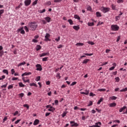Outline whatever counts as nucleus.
<instances>
[{"label":"nucleus","instance_id":"nucleus-46","mask_svg":"<svg viewBox=\"0 0 127 127\" xmlns=\"http://www.w3.org/2000/svg\"><path fill=\"white\" fill-rule=\"evenodd\" d=\"M127 87H126L125 88L121 90L120 92H127Z\"/></svg>","mask_w":127,"mask_h":127},{"label":"nucleus","instance_id":"nucleus-47","mask_svg":"<svg viewBox=\"0 0 127 127\" xmlns=\"http://www.w3.org/2000/svg\"><path fill=\"white\" fill-rule=\"evenodd\" d=\"M12 88H13V85H12V84H11V85L8 86V90H9L10 89H12Z\"/></svg>","mask_w":127,"mask_h":127},{"label":"nucleus","instance_id":"nucleus-23","mask_svg":"<svg viewBox=\"0 0 127 127\" xmlns=\"http://www.w3.org/2000/svg\"><path fill=\"white\" fill-rule=\"evenodd\" d=\"M29 25H37L36 22H30L29 23Z\"/></svg>","mask_w":127,"mask_h":127},{"label":"nucleus","instance_id":"nucleus-20","mask_svg":"<svg viewBox=\"0 0 127 127\" xmlns=\"http://www.w3.org/2000/svg\"><path fill=\"white\" fill-rule=\"evenodd\" d=\"M26 64V63H25V62H23V63H21L20 64H19L17 66L18 67H19L20 66H22L23 65H25Z\"/></svg>","mask_w":127,"mask_h":127},{"label":"nucleus","instance_id":"nucleus-60","mask_svg":"<svg viewBox=\"0 0 127 127\" xmlns=\"http://www.w3.org/2000/svg\"><path fill=\"white\" fill-rule=\"evenodd\" d=\"M23 107H25V108H27V109H29V106L27 104L24 105Z\"/></svg>","mask_w":127,"mask_h":127},{"label":"nucleus","instance_id":"nucleus-17","mask_svg":"<svg viewBox=\"0 0 127 127\" xmlns=\"http://www.w3.org/2000/svg\"><path fill=\"white\" fill-rule=\"evenodd\" d=\"M89 61H90V60L86 59L82 62V64H87Z\"/></svg>","mask_w":127,"mask_h":127},{"label":"nucleus","instance_id":"nucleus-12","mask_svg":"<svg viewBox=\"0 0 127 127\" xmlns=\"http://www.w3.org/2000/svg\"><path fill=\"white\" fill-rule=\"evenodd\" d=\"M39 124V120L38 119H36L33 123L34 126H37Z\"/></svg>","mask_w":127,"mask_h":127},{"label":"nucleus","instance_id":"nucleus-32","mask_svg":"<svg viewBox=\"0 0 127 127\" xmlns=\"http://www.w3.org/2000/svg\"><path fill=\"white\" fill-rule=\"evenodd\" d=\"M56 77L59 79L61 78V76H60V73L58 72L57 73Z\"/></svg>","mask_w":127,"mask_h":127},{"label":"nucleus","instance_id":"nucleus-25","mask_svg":"<svg viewBox=\"0 0 127 127\" xmlns=\"http://www.w3.org/2000/svg\"><path fill=\"white\" fill-rule=\"evenodd\" d=\"M73 28L75 29V30H79V29H80V28L78 26H73Z\"/></svg>","mask_w":127,"mask_h":127},{"label":"nucleus","instance_id":"nucleus-54","mask_svg":"<svg viewBox=\"0 0 127 127\" xmlns=\"http://www.w3.org/2000/svg\"><path fill=\"white\" fill-rule=\"evenodd\" d=\"M46 4H47V5H51V1H48L46 2Z\"/></svg>","mask_w":127,"mask_h":127},{"label":"nucleus","instance_id":"nucleus-8","mask_svg":"<svg viewBox=\"0 0 127 127\" xmlns=\"http://www.w3.org/2000/svg\"><path fill=\"white\" fill-rule=\"evenodd\" d=\"M3 49L2 46H0V57H1L3 55V51H2Z\"/></svg>","mask_w":127,"mask_h":127},{"label":"nucleus","instance_id":"nucleus-3","mask_svg":"<svg viewBox=\"0 0 127 127\" xmlns=\"http://www.w3.org/2000/svg\"><path fill=\"white\" fill-rule=\"evenodd\" d=\"M37 26H38L37 25H29L28 28L30 29L31 30H32L33 31L35 30L36 28H37Z\"/></svg>","mask_w":127,"mask_h":127},{"label":"nucleus","instance_id":"nucleus-57","mask_svg":"<svg viewBox=\"0 0 127 127\" xmlns=\"http://www.w3.org/2000/svg\"><path fill=\"white\" fill-rule=\"evenodd\" d=\"M60 38H61L60 36L58 37V38H56L55 39L56 41L58 42V41H59L60 40Z\"/></svg>","mask_w":127,"mask_h":127},{"label":"nucleus","instance_id":"nucleus-43","mask_svg":"<svg viewBox=\"0 0 127 127\" xmlns=\"http://www.w3.org/2000/svg\"><path fill=\"white\" fill-rule=\"evenodd\" d=\"M47 60H48V57L43 58L42 59V61L43 62L47 61Z\"/></svg>","mask_w":127,"mask_h":127},{"label":"nucleus","instance_id":"nucleus-21","mask_svg":"<svg viewBox=\"0 0 127 127\" xmlns=\"http://www.w3.org/2000/svg\"><path fill=\"white\" fill-rule=\"evenodd\" d=\"M40 49H41V46L39 45H37L36 50L38 51L39 50H40Z\"/></svg>","mask_w":127,"mask_h":127},{"label":"nucleus","instance_id":"nucleus-59","mask_svg":"<svg viewBox=\"0 0 127 127\" xmlns=\"http://www.w3.org/2000/svg\"><path fill=\"white\" fill-rule=\"evenodd\" d=\"M7 121V117H5L3 119V123H4L5 121Z\"/></svg>","mask_w":127,"mask_h":127},{"label":"nucleus","instance_id":"nucleus-52","mask_svg":"<svg viewBox=\"0 0 127 127\" xmlns=\"http://www.w3.org/2000/svg\"><path fill=\"white\" fill-rule=\"evenodd\" d=\"M37 1H38V0H35L33 2V5H35V4H37Z\"/></svg>","mask_w":127,"mask_h":127},{"label":"nucleus","instance_id":"nucleus-27","mask_svg":"<svg viewBox=\"0 0 127 127\" xmlns=\"http://www.w3.org/2000/svg\"><path fill=\"white\" fill-rule=\"evenodd\" d=\"M96 14L97 17H101V16H102V15H101V13H100L99 12H96Z\"/></svg>","mask_w":127,"mask_h":127},{"label":"nucleus","instance_id":"nucleus-2","mask_svg":"<svg viewBox=\"0 0 127 127\" xmlns=\"http://www.w3.org/2000/svg\"><path fill=\"white\" fill-rule=\"evenodd\" d=\"M101 9V11H103L104 13H106V12L110 11V7H105L102 6Z\"/></svg>","mask_w":127,"mask_h":127},{"label":"nucleus","instance_id":"nucleus-51","mask_svg":"<svg viewBox=\"0 0 127 127\" xmlns=\"http://www.w3.org/2000/svg\"><path fill=\"white\" fill-rule=\"evenodd\" d=\"M104 22H99L98 23L97 25V26H99V25H102V24H103Z\"/></svg>","mask_w":127,"mask_h":127},{"label":"nucleus","instance_id":"nucleus-4","mask_svg":"<svg viewBox=\"0 0 127 127\" xmlns=\"http://www.w3.org/2000/svg\"><path fill=\"white\" fill-rule=\"evenodd\" d=\"M49 37H50V34L46 33V36H45V41H51V40L49 39Z\"/></svg>","mask_w":127,"mask_h":127},{"label":"nucleus","instance_id":"nucleus-33","mask_svg":"<svg viewBox=\"0 0 127 127\" xmlns=\"http://www.w3.org/2000/svg\"><path fill=\"white\" fill-rule=\"evenodd\" d=\"M19 87H25V85L24 84H23V83H22V82H19Z\"/></svg>","mask_w":127,"mask_h":127},{"label":"nucleus","instance_id":"nucleus-5","mask_svg":"<svg viewBox=\"0 0 127 127\" xmlns=\"http://www.w3.org/2000/svg\"><path fill=\"white\" fill-rule=\"evenodd\" d=\"M37 71H42V66L40 64H37L36 65Z\"/></svg>","mask_w":127,"mask_h":127},{"label":"nucleus","instance_id":"nucleus-1","mask_svg":"<svg viewBox=\"0 0 127 127\" xmlns=\"http://www.w3.org/2000/svg\"><path fill=\"white\" fill-rule=\"evenodd\" d=\"M120 29V27L118 25H112L111 30L112 31H118Z\"/></svg>","mask_w":127,"mask_h":127},{"label":"nucleus","instance_id":"nucleus-42","mask_svg":"<svg viewBox=\"0 0 127 127\" xmlns=\"http://www.w3.org/2000/svg\"><path fill=\"white\" fill-rule=\"evenodd\" d=\"M66 115H67V112H64L63 113V114L62 115V118H64V117H65Z\"/></svg>","mask_w":127,"mask_h":127},{"label":"nucleus","instance_id":"nucleus-63","mask_svg":"<svg viewBox=\"0 0 127 127\" xmlns=\"http://www.w3.org/2000/svg\"><path fill=\"white\" fill-rule=\"evenodd\" d=\"M77 84L76 82H73L71 84L70 86H74V85H76Z\"/></svg>","mask_w":127,"mask_h":127},{"label":"nucleus","instance_id":"nucleus-44","mask_svg":"<svg viewBox=\"0 0 127 127\" xmlns=\"http://www.w3.org/2000/svg\"><path fill=\"white\" fill-rule=\"evenodd\" d=\"M45 11H46V10H45V9H44L42 10H39V12L40 13H43V12H45Z\"/></svg>","mask_w":127,"mask_h":127},{"label":"nucleus","instance_id":"nucleus-22","mask_svg":"<svg viewBox=\"0 0 127 127\" xmlns=\"http://www.w3.org/2000/svg\"><path fill=\"white\" fill-rule=\"evenodd\" d=\"M103 101H104V98H100V100L97 102V105H100V104H101V103H102Z\"/></svg>","mask_w":127,"mask_h":127},{"label":"nucleus","instance_id":"nucleus-37","mask_svg":"<svg viewBox=\"0 0 127 127\" xmlns=\"http://www.w3.org/2000/svg\"><path fill=\"white\" fill-rule=\"evenodd\" d=\"M40 78H41L40 76L37 77L35 78V81H36V82H38V81H40Z\"/></svg>","mask_w":127,"mask_h":127},{"label":"nucleus","instance_id":"nucleus-16","mask_svg":"<svg viewBox=\"0 0 127 127\" xmlns=\"http://www.w3.org/2000/svg\"><path fill=\"white\" fill-rule=\"evenodd\" d=\"M45 20H46L47 22H50V21L51 20V18H50L49 16H47V17H45Z\"/></svg>","mask_w":127,"mask_h":127},{"label":"nucleus","instance_id":"nucleus-11","mask_svg":"<svg viewBox=\"0 0 127 127\" xmlns=\"http://www.w3.org/2000/svg\"><path fill=\"white\" fill-rule=\"evenodd\" d=\"M49 55V53H44L40 55V57H43Z\"/></svg>","mask_w":127,"mask_h":127},{"label":"nucleus","instance_id":"nucleus-6","mask_svg":"<svg viewBox=\"0 0 127 127\" xmlns=\"http://www.w3.org/2000/svg\"><path fill=\"white\" fill-rule=\"evenodd\" d=\"M31 3V0H25L24 1V4L25 6H28Z\"/></svg>","mask_w":127,"mask_h":127},{"label":"nucleus","instance_id":"nucleus-55","mask_svg":"<svg viewBox=\"0 0 127 127\" xmlns=\"http://www.w3.org/2000/svg\"><path fill=\"white\" fill-rule=\"evenodd\" d=\"M11 72L12 75H13V74H14V73H15V71H14V69H13V68L11 69Z\"/></svg>","mask_w":127,"mask_h":127},{"label":"nucleus","instance_id":"nucleus-34","mask_svg":"<svg viewBox=\"0 0 127 127\" xmlns=\"http://www.w3.org/2000/svg\"><path fill=\"white\" fill-rule=\"evenodd\" d=\"M68 22H69V24H70V25H73V21L72 20V19H68L67 20Z\"/></svg>","mask_w":127,"mask_h":127},{"label":"nucleus","instance_id":"nucleus-53","mask_svg":"<svg viewBox=\"0 0 127 127\" xmlns=\"http://www.w3.org/2000/svg\"><path fill=\"white\" fill-rule=\"evenodd\" d=\"M120 16H117L116 17L115 19H116V21H118V20H120Z\"/></svg>","mask_w":127,"mask_h":127},{"label":"nucleus","instance_id":"nucleus-41","mask_svg":"<svg viewBox=\"0 0 127 127\" xmlns=\"http://www.w3.org/2000/svg\"><path fill=\"white\" fill-rule=\"evenodd\" d=\"M87 43H88V44H90V45H95V43L91 41H88L87 42Z\"/></svg>","mask_w":127,"mask_h":127},{"label":"nucleus","instance_id":"nucleus-15","mask_svg":"<svg viewBox=\"0 0 127 127\" xmlns=\"http://www.w3.org/2000/svg\"><path fill=\"white\" fill-rule=\"evenodd\" d=\"M80 94H82V95H89V90H85V92H81Z\"/></svg>","mask_w":127,"mask_h":127},{"label":"nucleus","instance_id":"nucleus-9","mask_svg":"<svg viewBox=\"0 0 127 127\" xmlns=\"http://www.w3.org/2000/svg\"><path fill=\"white\" fill-rule=\"evenodd\" d=\"M17 31H18V32L21 31L20 33L21 34H24L25 33V32L23 30V28H20V29H18Z\"/></svg>","mask_w":127,"mask_h":127},{"label":"nucleus","instance_id":"nucleus-38","mask_svg":"<svg viewBox=\"0 0 127 127\" xmlns=\"http://www.w3.org/2000/svg\"><path fill=\"white\" fill-rule=\"evenodd\" d=\"M83 55H85V56H92L93 54L84 53Z\"/></svg>","mask_w":127,"mask_h":127},{"label":"nucleus","instance_id":"nucleus-64","mask_svg":"<svg viewBox=\"0 0 127 127\" xmlns=\"http://www.w3.org/2000/svg\"><path fill=\"white\" fill-rule=\"evenodd\" d=\"M115 80H116L117 82H119L120 81V77H116Z\"/></svg>","mask_w":127,"mask_h":127},{"label":"nucleus","instance_id":"nucleus-10","mask_svg":"<svg viewBox=\"0 0 127 127\" xmlns=\"http://www.w3.org/2000/svg\"><path fill=\"white\" fill-rule=\"evenodd\" d=\"M101 126H102V123L99 122L98 123H95L94 127H101Z\"/></svg>","mask_w":127,"mask_h":127},{"label":"nucleus","instance_id":"nucleus-40","mask_svg":"<svg viewBox=\"0 0 127 127\" xmlns=\"http://www.w3.org/2000/svg\"><path fill=\"white\" fill-rule=\"evenodd\" d=\"M62 68H63V66H61V67H60V68H58L56 69L55 72H58V71H59V69H60V70H61V69H62Z\"/></svg>","mask_w":127,"mask_h":127},{"label":"nucleus","instance_id":"nucleus-18","mask_svg":"<svg viewBox=\"0 0 127 127\" xmlns=\"http://www.w3.org/2000/svg\"><path fill=\"white\" fill-rule=\"evenodd\" d=\"M116 106H117V103H110L109 104V107H110V108H113V107H116Z\"/></svg>","mask_w":127,"mask_h":127},{"label":"nucleus","instance_id":"nucleus-39","mask_svg":"<svg viewBox=\"0 0 127 127\" xmlns=\"http://www.w3.org/2000/svg\"><path fill=\"white\" fill-rule=\"evenodd\" d=\"M110 99L112 100H116V99H118V97H116V96H112V97H110Z\"/></svg>","mask_w":127,"mask_h":127},{"label":"nucleus","instance_id":"nucleus-48","mask_svg":"<svg viewBox=\"0 0 127 127\" xmlns=\"http://www.w3.org/2000/svg\"><path fill=\"white\" fill-rule=\"evenodd\" d=\"M8 83H6L5 84L1 86V88H6V86H7Z\"/></svg>","mask_w":127,"mask_h":127},{"label":"nucleus","instance_id":"nucleus-36","mask_svg":"<svg viewBox=\"0 0 127 127\" xmlns=\"http://www.w3.org/2000/svg\"><path fill=\"white\" fill-rule=\"evenodd\" d=\"M98 91L99 92H106V89H105V88L99 89Z\"/></svg>","mask_w":127,"mask_h":127},{"label":"nucleus","instance_id":"nucleus-26","mask_svg":"<svg viewBox=\"0 0 127 127\" xmlns=\"http://www.w3.org/2000/svg\"><path fill=\"white\" fill-rule=\"evenodd\" d=\"M74 18L76 19H78V20H80L81 19V18H80V16H78L77 15H74Z\"/></svg>","mask_w":127,"mask_h":127},{"label":"nucleus","instance_id":"nucleus-62","mask_svg":"<svg viewBox=\"0 0 127 127\" xmlns=\"http://www.w3.org/2000/svg\"><path fill=\"white\" fill-rule=\"evenodd\" d=\"M64 47L63 45H60L58 46V49H60V48H62V47Z\"/></svg>","mask_w":127,"mask_h":127},{"label":"nucleus","instance_id":"nucleus-24","mask_svg":"<svg viewBox=\"0 0 127 127\" xmlns=\"http://www.w3.org/2000/svg\"><path fill=\"white\" fill-rule=\"evenodd\" d=\"M87 24L88 26H94L95 25L94 22H88Z\"/></svg>","mask_w":127,"mask_h":127},{"label":"nucleus","instance_id":"nucleus-30","mask_svg":"<svg viewBox=\"0 0 127 127\" xmlns=\"http://www.w3.org/2000/svg\"><path fill=\"white\" fill-rule=\"evenodd\" d=\"M116 6H117L116 5L114 4H112V5H111V7H112V8L113 10H116Z\"/></svg>","mask_w":127,"mask_h":127},{"label":"nucleus","instance_id":"nucleus-56","mask_svg":"<svg viewBox=\"0 0 127 127\" xmlns=\"http://www.w3.org/2000/svg\"><path fill=\"white\" fill-rule=\"evenodd\" d=\"M93 105V102L90 101L89 104L87 105V107H90Z\"/></svg>","mask_w":127,"mask_h":127},{"label":"nucleus","instance_id":"nucleus-49","mask_svg":"<svg viewBox=\"0 0 127 127\" xmlns=\"http://www.w3.org/2000/svg\"><path fill=\"white\" fill-rule=\"evenodd\" d=\"M117 2L118 3H123V2H124V0H118Z\"/></svg>","mask_w":127,"mask_h":127},{"label":"nucleus","instance_id":"nucleus-14","mask_svg":"<svg viewBox=\"0 0 127 127\" xmlns=\"http://www.w3.org/2000/svg\"><path fill=\"white\" fill-rule=\"evenodd\" d=\"M28 75H31V72H25L23 73L21 76L22 77H23L24 76H28Z\"/></svg>","mask_w":127,"mask_h":127},{"label":"nucleus","instance_id":"nucleus-58","mask_svg":"<svg viewBox=\"0 0 127 127\" xmlns=\"http://www.w3.org/2000/svg\"><path fill=\"white\" fill-rule=\"evenodd\" d=\"M19 96H20V97L22 98L24 96V93H20L19 94Z\"/></svg>","mask_w":127,"mask_h":127},{"label":"nucleus","instance_id":"nucleus-45","mask_svg":"<svg viewBox=\"0 0 127 127\" xmlns=\"http://www.w3.org/2000/svg\"><path fill=\"white\" fill-rule=\"evenodd\" d=\"M30 86H34V87H37V85L35 83H30Z\"/></svg>","mask_w":127,"mask_h":127},{"label":"nucleus","instance_id":"nucleus-31","mask_svg":"<svg viewBox=\"0 0 127 127\" xmlns=\"http://www.w3.org/2000/svg\"><path fill=\"white\" fill-rule=\"evenodd\" d=\"M3 73H4L5 74H6V75H8V71L6 69H3L2 70Z\"/></svg>","mask_w":127,"mask_h":127},{"label":"nucleus","instance_id":"nucleus-50","mask_svg":"<svg viewBox=\"0 0 127 127\" xmlns=\"http://www.w3.org/2000/svg\"><path fill=\"white\" fill-rule=\"evenodd\" d=\"M24 29L25 31H26V32H28V31H29V30H28V28H27V26H24Z\"/></svg>","mask_w":127,"mask_h":127},{"label":"nucleus","instance_id":"nucleus-61","mask_svg":"<svg viewBox=\"0 0 127 127\" xmlns=\"http://www.w3.org/2000/svg\"><path fill=\"white\" fill-rule=\"evenodd\" d=\"M54 2H61V1H62V0H54Z\"/></svg>","mask_w":127,"mask_h":127},{"label":"nucleus","instance_id":"nucleus-19","mask_svg":"<svg viewBox=\"0 0 127 127\" xmlns=\"http://www.w3.org/2000/svg\"><path fill=\"white\" fill-rule=\"evenodd\" d=\"M126 109H127V107L126 106H124L123 107H122V108H121L119 110L120 113H122V112H123V111L126 110Z\"/></svg>","mask_w":127,"mask_h":127},{"label":"nucleus","instance_id":"nucleus-28","mask_svg":"<svg viewBox=\"0 0 127 127\" xmlns=\"http://www.w3.org/2000/svg\"><path fill=\"white\" fill-rule=\"evenodd\" d=\"M22 80H23V81H24V82L25 83H29L30 80L29 79H27V80H25V77H23L22 78Z\"/></svg>","mask_w":127,"mask_h":127},{"label":"nucleus","instance_id":"nucleus-13","mask_svg":"<svg viewBox=\"0 0 127 127\" xmlns=\"http://www.w3.org/2000/svg\"><path fill=\"white\" fill-rule=\"evenodd\" d=\"M48 111L49 112H52V113H53V112L55 111V108L50 106V108L48 109Z\"/></svg>","mask_w":127,"mask_h":127},{"label":"nucleus","instance_id":"nucleus-7","mask_svg":"<svg viewBox=\"0 0 127 127\" xmlns=\"http://www.w3.org/2000/svg\"><path fill=\"white\" fill-rule=\"evenodd\" d=\"M70 125H71V127H78L79 126V125L77 123H75L74 121H70Z\"/></svg>","mask_w":127,"mask_h":127},{"label":"nucleus","instance_id":"nucleus-35","mask_svg":"<svg viewBox=\"0 0 127 127\" xmlns=\"http://www.w3.org/2000/svg\"><path fill=\"white\" fill-rule=\"evenodd\" d=\"M3 12H4V10H3V9L0 10V17H1V14H2V13H3Z\"/></svg>","mask_w":127,"mask_h":127},{"label":"nucleus","instance_id":"nucleus-29","mask_svg":"<svg viewBox=\"0 0 127 127\" xmlns=\"http://www.w3.org/2000/svg\"><path fill=\"white\" fill-rule=\"evenodd\" d=\"M76 46H83L84 45L83 43H77L75 45Z\"/></svg>","mask_w":127,"mask_h":127}]
</instances>
